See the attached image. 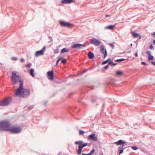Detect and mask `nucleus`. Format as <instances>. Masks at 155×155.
<instances>
[{
	"instance_id": "1",
	"label": "nucleus",
	"mask_w": 155,
	"mask_h": 155,
	"mask_svg": "<svg viewBox=\"0 0 155 155\" xmlns=\"http://www.w3.org/2000/svg\"><path fill=\"white\" fill-rule=\"evenodd\" d=\"M17 71H13L12 74V81L15 85L18 83L19 86L16 89L15 92V96L19 98H25L29 95L30 91L28 89L25 88L23 87V81L21 80V76L17 74Z\"/></svg>"
},
{
	"instance_id": "2",
	"label": "nucleus",
	"mask_w": 155,
	"mask_h": 155,
	"mask_svg": "<svg viewBox=\"0 0 155 155\" xmlns=\"http://www.w3.org/2000/svg\"><path fill=\"white\" fill-rule=\"evenodd\" d=\"M12 124L8 120H3L0 122V130L9 132Z\"/></svg>"
},
{
	"instance_id": "3",
	"label": "nucleus",
	"mask_w": 155,
	"mask_h": 155,
	"mask_svg": "<svg viewBox=\"0 0 155 155\" xmlns=\"http://www.w3.org/2000/svg\"><path fill=\"white\" fill-rule=\"evenodd\" d=\"M114 143L117 146H120L118 147L117 151L118 153L120 155L123 153L124 150L123 147L126 145L127 142L123 140L120 139Z\"/></svg>"
},
{
	"instance_id": "4",
	"label": "nucleus",
	"mask_w": 155,
	"mask_h": 155,
	"mask_svg": "<svg viewBox=\"0 0 155 155\" xmlns=\"http://www.w3.org/2000/svg\"><path fill=\"white\" fill-rule=\"evenodd\" d=\"M74 144L78 145V149L76 150V152L78 155L81 153L83 148L87 145L88 143H84L82 140H78L74 142Z\"/></svg>"
},
{
	"instance_id": "5",
	"label": "nucleus",
	"mask_w": 155,
	"mask_h": 155,
	"mask_svg": "<svg viewBox=\"0 0 155 155\" xmlns=\"http://www.w3.org/2000/svg\"><path fill=\"white\" fill-rule=\"evenodd\" d=\"M21 131L20 127L12 125L9 130V131L11 134H18L20 133Z\"/></svg>"
},
{
	"instance_id": "6",
	"label": "nucleus",
	"mask_w": 155,
	"mask_h": 155,
	"mask_svg": "<svg viewBox=\"0 0 155 155\" xmlns=\"http://www.w3.org/2000/svg\"><path fill=\"white\" fill-rule=\"evenodd\" d=\"M59 24L61 26L64 28H71L74 26V25L73 24L64 21H59Z\"/></svg>"
},
{
	"instance_id": "7",
	"label": "nucleus",
	"mask_w": 155,
	"mask_h": 155,
	"mask_svg": "<svg viewBox=\"0 0 155 155\" xmlns=\"http://www.w3.org/2000/svg\"><path fill=\"white\" fill-rule=\"evenodd\" d=\"M12 101V98L11 97H8L5 98L0 101V105L2 106H5L8 105Z\"/></svg>"
},
{
	"instance_id": "8",
	"label": "nucleus",
	"mask_w": 155,
	"mask_h": 155,
	"mask_svg": "<svg viewBox=\"0 0 155 155\" xmlns=\"http://www.w3.org/2000/svg\"><path fill=\"white\" fill-rule=\"evenodd\" d=\"M85 47L84 44L80 43H74L71 45V48L72 49H76L77 50L83 49Z\"/></svg>"
},
{
	"instance_id": "9",
	"label": "nucleus",
	"mask_w": 155,
	"mask_h": 155,
	"mask_svg": "<svg viewBox=\"0 0 155 155\" xmlns=\"http://www.w3.org/2000/svg\"><path fill=\"white\" fill-rule=\"evenodd\" d=\"M100 52L101 53L104 55V58H105L107 55V51L104 45H101L100 48Z\"/></svg>"
},
{
	"instance_id": "10",
	"label": "nucleus",
	"mask_w": 155,
	"mask_h": 155,
	"mask_svg": "<svg viewBox=\"0 0 155 155\" xmlns=\"http://www.w3.org/2000/svg\"><path fill=\"white\" fill-rule=\"evenodd\" d=\"M90 43L96 46H99L101 43V41L95 38H91L90 40Z\"/></svg>"
},
{
	"instance_id": "11",
	"label": "nucleus",
	"mask_w": 155,
	"mask_h": 155,
	"mask_svg": "<svg viewBox=\"0 0 155 155\" xmlns=\"http://www.w3.org/2000/svg\"><path fill=\"white\" fill-rule=\"evenodd\" d=\"M87 138L89 140L97 141V136L96 134L92 133L88 136Z\"/></svg>"
},
{
	"instance_id": "12",
	"label": "nucleus",
	"mask_w": 155,
	"mask_h": 155,
	"mask_svg": "<svg viewBox=\"0 0 155 155\" xmlns=\"http://www.w3.org/2000/svg\"><path fill=\"white\" fill-rule=\"evenodd\" d=\"M47 76L48 79L50 80H53L54 78V71L52 70L47 72Z\"/></svg>"
},
{
	"instance_id": "13",
	"label": "nucleus",
	"mask_w": 155,
	"mask_h": 155,
	"mask_svg": "<svg viewBox=\"0 0 155 155\" xmlns=\"http://www.w3.org/2000/svg\"><path fill=\"white\" fill-rule=\"evenodd\" d=\"M46 50V47L44 46L42 49L39 51H36L35 53V55L36 57L43 55L44 54L45 51Z\"/></svg>"
},
{
	"instance_id": "14",
	"label": "nucleus",
	"mask_w": 155,
	"mask_h": 155,
	"mask_svg": "<svg viewBox=\"0 0 155 155\" xmlns=\"http://www.w3.org/2000/svg\"><path fill=\"white\" fill-rule=\"evenodd\" d=\"M75 3V0H61V4H70L72 3Z\"/></svg>"
},
{
	"instance_id": "15",
	"label": "nucleus",
	"mask_w": 155,
	"mask_h": 155,
	"mask_svg": "<svg viewBox=\"0 0 155 155\" xmlns=\"http://www.w3.org/2000/svg\"><path fill=\"white\" fill-rule=\"evenodd\" d=\"M131 33L134 38L139 37V39H140L141 38V36L140 35L137 33L135 32L134 31H131Z\"/></svg>"
},
{
	"instance_id": "16",
	"label": "nucleus",
	"mask_w": 155,
	"mask_h": 155,
	"mask_svg": "<svg viewBox=\"0 0 155 155\" xmlns=\"http://www.w3.org/2000/svg\"><path fill=\"white\" fill-rule=\"evenodd\" d=\"M70 49L67 48H64L61 49L60 51V54H63L64 53H68L69 52Z\"/></svg>"
},
{
	"instance_id": "17",
	"label": "nucleus",
	"mask_w": 155,
	"mask_h": 155,
	"mask_svg": "<svg viewBox=\"0 0 155 155\" xmlns=\"http://www.w3.org/2000/svg\"><path fill=\"white\" fill-rule=\"evenodd\" d=\"M88 57L89 58L92 59L95 58V56L94 53L91 51H89L88 53Z\"/></svg>"
},
{
	"instance_id": "18",
	"label": "nucleus",
	"mask_w": 155,
	"mask_h": 155,
	"mask_svg": "<svg viewBox=\"0 0 155 155\" xmlns=\"http://www.w3.org/2000/svg\"><path fill=\"white\" fill-rule=\"evenodd\" d=\"M115 27V26L114 25H110L106 26L105 28V29L112 30Z\"/></svg>"
},
{
	"instance_id": "19",
	"label": "nucleus",
	"mask_w": 155,
	"mask_h": 155,
	"mask_svg": "<svg viewBox=\"0 0 155 155\" xmlns=\"http://www.w3.org/2000/svg\"><path fill=\"white\" fill-rule=\"evenodd\" d=\"M95 151V150L94 148L91 150L90 152L88 153H83L82 154V155H92L93 154L94 152Z\"/></svg>"
},
{
	"instance_id": "20",
	"label": "nucleus",
	"mask_w": 155,
	"mask_h": 155,
	"mask_svg": "<svg viewBox=\"0 0 155 155\" xmlns=\"http://www.w3.org/2000/svg\"><path fill=\"white\" fill-rule=\"evenodd\" d=\"M29 74L32 77H34L35 76V74L34 73V70L33 68H31L30 70Z\"/></svg>"
},
{
	"instance_id": "21",
	"label": "nucleus",
	"mask_w": 155,
	"mask_h": 155,
	"mask_svg": "<svg viewBox=\"0 0 155 155\" xmlns=\"http://www.w3.org/2000/svg\"><path fill=\"white\" fill-rule=\"evenodd\" d=\"M64 58V57L63 56L61 57V63L63 64H65L67 63V60L66 58Z\"/></svg>"
},
{
	"instance_id": "22",
	"label": "nucleus",
	"mask_w": 155,
	"mask_h": 155,
	"mask_svg": "<svg viewBox=\"0 0 155 155\" xmlns=\"http://www.w3.org/2000/svg\"><path fill=\"white\" fill-rule=\"evenodd\" d=\"M123 72L120 70H118L116 72V75L118 76H120L123 74Z\"/></svg>"
},
{
	"instance_id": "23",
	"label": "nucleus",
	"mask_w": 155,
	"mask_h": 155,
	"mask_svg": "<svg viewBox=\"0 0 155 155\" xmlns=\"http://www.w3.org/2000/svg\"><path fill=\"white\" fill-rule=\"evenodd\" d=\"M108 64L111 65H112V64H113V59H112L111 58H110L108 59Z\"/></svg>"
},
{
	"instance_id": "24",
	"label": "nucleus",
	"mask_w": 155,
	"mask_h": 155,
	"mask_svg": "<svg viewBox=\"0 0 155 155\" xmlns=\"http://www.w3.org/2000/svg\"><path fill=\"white\" fill-rule=\"evenodd\" d=\"M69 109L70 110H72L73 111H74V110H75V111L76 112H78V110L77 109V108L75 107H70Z\"/></svg>"
},
{
	"instance_id": "25",
	"label": "nucleus",
	"mask_w": 155,
	"mask_h": 155,
	"mask_svg": "<svg viewBox=\"0 0 155 155\" xmlns=\"http://www.w3.org/2000/svg\"><path fill=\"white\" fill-rule=\"evenodd\" d=\"M126 60V59H124V58H121L120 59H119L115 60H114V61H116V62H121L122 61H124Z\"/></svg>"
},
{
	"instance_id": "26",
	"label": "nucleus",
	"mask_w": 155,
	"mask_h": 155,
	"mask_svg": "<svg viewBox=\"0 0 155 155\" xmlns=\"http://www.w3.org/2000/svg\"><path fill=\"white\" fill-rule=\"evenodd\" d=\"M153 58H154L153 56V55H151L148 57L147 60L148 61H150V60H152L153 59Z\"/></svg>"
},
{
	"instance_id": "27",
	"label": "nucleus",
	"mask_w": 155,
	"mask_h": 155,
	"mask_svg": "<svg viewBox=\"0 0 155 155\" xmlns=\"http://www.w3.org/2000/svg\"><path fill=\"white\" fill-rule=\"evenodd\" d=\"M85 133L84 131L83 130H79V134L80 135H83Z\"/></svg>"
},
{
	"instance_id": "28",
	"label": "nucleus",
	"mask_w": 155,
	"mask_h": 155,
	"mask_svg": "<svg viewBox=\"0 0 155 155\" xmlns=\"http://www.w3.org/2000/svg\"><path fill=\"white\" fill-rule=\"evenodd\" d=\"M57 48L56 49V50L54 49V53L55 54L58 53L59 52V49H58V47H57Z\"/></svg>"
},
{
	"instance_id": "29",
	"label": "nucleus",
	"mask_w": 155,
	"mask_h": 155,
	"mask_svg": "<svg viewBox=\"0 0 155 155\" xmlns=\"http://www.w3.org/2000/svg\"><path fill=\"white\" fill-rule=\"evenodd\" d=\"M34 107V105H32L31 106H29L27 108V110L28 111L30 110H31V109H32Z\"/></svg>"
},
{
	"instance_id": "30",
	"label": "nucleus",
	"mask_w": 155,
	"mask_h": 155,
	"mask_svg": "<svg viewBox=\"0 0 155 155\" xmlns=\"http://www.w3.org/2000/svg\"><path fill=\"white\" fill-rule=\"evenodd\" d=\"M131 148L134 150H137L138 148L136 146H133L130 147Z\"/></svg>"
},
{
	"instance_id": "31",
	"label": "nucleus",
	"mask_w": 155,
	"mask_h": 155,
	"mask_svg": "<svg viewBox=\"0 0 155 155\" xmlns=\"http://www.w3.org/2000/svg\"><path fill=\"white\" fill-rule=\"evenodd\" d=\"M149 48L151 50H153L154 49V46L152 44L150 45L149 46Z\"/></svg>"
},
{
	"instance_id": "32",
	"label": "nucleus",
	"mask_w": 155,
	"mask_h": 155,
	"mask_svg": "<svg viewBox=\"0 0 155 155\" xmlns=\"http://www.w3.org/2000/svg\"><path fill=\"white\" fill-rule=\"evenodd\" d=\"M107 84L108 85H111L113 86L114 85V84L113 82H110L107 83Z\"/></svg>"
},
{
	"instance_id": "33",
	"label": "nucleus",
	"mask_w": 155,
	"mask_h": 155,
	"mask_svg": "<svg viewBox=\"0 0 155 155\" xmlns=\"http://www.w3.org/2000/svg\"><path fill=\"white\" fill-rule=\"evenodd\" d=\"M61 57H58V59L56 61V65H58V64L59 61H61Z\"/></svg>"
},
{
	"instance_id": "34",
	"label": "nucleus",
	"mask_w": 155,
	"mask_h": 155,
	"mask_svg": "<svg viewBox=\"0 0 155 155\" xmlns=\"http://www.w3.org/2000/svg\"><path fill=\"white\" fill-rule=\"evenodd\" d=\"M31 66V63H28L25 65V66L27 68H30Z\"/></svg>"
},
{
	"instance_id": "35",
	"label": "nucleus",
	"mask_w": 155,
	"mask_h": 155,
	"mask_svg": "<svg viewBox=\"0 0 155 155\" xmlns=\"http://www.w3.org/2000/svg\"><path fill=\"white\" fill-rule=\"evenodd\" d=\"M146 54L148 56V57L151 55V52L149 51H146Z\"/></svg>"
},
{
	"instance_id": "36",
	"label": "nucleus",
	"mask_w": 155,
	"mask_h": 155,
	"mask_svg": "<svg viewBox=\"0 0 155 155\" xmlns=\"http://www.w3.org/2000/svg\"><path fill=\"white\" fill-rule=\"evenodd\" d=\"M107 63H108V59L107 60H105V61H103L102 62V64L104 65V64H107Z\"/></svg>"
},
{
	"instance_id": "37",
	"label": "nucleus",
	"mask_w": 155,
	"mask_h": 155,
	"mask_svg": "<svg viewBox=\"0 0 155 155\" xmlns=\"http://www.w3.org/2000/svg\"><path fill=\"white\" fill-rule=\"evenodd\" d=\"M11 59L13 61H17L18 59V58L16 57H12Z\"/></svg>"
},
{
	"instance_id": "38",
	"label": "nucleus",
	"mask_w": 155,
	"mask_h": 155,
	"mask_svg": "<svg viewBox=\"0 0 155 155\" xmlns=\"http://www.w3.org/2000/svg\"><path fill=\"white\" fill-rule=\"evenodd\" d=\"M109 45L111 47L112 49H113L114 47V45L113 43H111L109 44Z\"/></svg>"
},
{
	"instance_id": "39",
	"label": "nucleus",
	"mask_w": 155,
	"mask_h": 155,
	"mask_svg": "<svg viewBox=\"0 0 155 155\" xmlns=\"http://www.w3.org/2000/svg\"><path fill=\"white\" fill-rule=\"evenodd\" d=\"M109 64H107V65H105L104 67V68L105 69H107L108 68H109Z\"/></svg>"
},
{
	"instance_id": "40",
	"label": "nucleus",
	"mask_w": 155,
	"mask_h": 155,
	"mask_svg": "<svg viewBox=\"0 0 155 155\" xmlns=\"http://www.w3.org/2000/svg\"><path fill=\"white\" fill-rule=\"evenodd\" d=\"M141 64L142 65H147V63L145 62H144V61L142 62H141Z\"/></svg>"
},
{
	"instance_id": "41",
	"label": "nucleus",
	"mask_w": 155,
	"mask_h": 155,
	"mask_svg": "<svg viewBox=\"0 0 155 155\" xmlns=\"http://www.w3.org/2000/svg\"><path fill=\"white\" fill-rule=\"evenodd\" d=\"M89 69H85L82 72V74H84L86 71H87Z\"/></svg>"
},
{
	"instance_id": "42",
	"label": "nucleus",
	"mask_w": 155,
	"mask_h": 155,
	"mask_svg": "<svg viewBox=\"0 0 155 155\" xmlns=\"http://www.w3.org/2000/svg\"><path fill=\"white\" fill-rule=\"evenodd\" d=\"M20 61L22 62L23 63L25 61V59L23 58H21L20 59Z\"/></svg>"
},
{
	"instance_id": "43",
	"label": "nucleus",
	"mask_w": 155,
	"mask_h": 155,
	"mask_svg": "<svg viewBox=\"0 0 155 155\" xmlns=\"http://www.w3.org/2000/svg\"><path fill=\"white\" fill-rule=\"evenodd\" d=\"M48 100L46 101H45L44 103H43V105H46L47 103L48 102Z\"/></svg>"
},
{
	"instance_id": "44",
	"label": "nucleus",
	"mask_w": 155,
	"mask_h": 155,
	"mask_svg": "<svg viewBox=\"0 0 155 155\" xmlns=\"http://www.w3.org/2000/svg\"><path fill=\"white\" fill-rule=\"evenodd\" d=\"M117 64V63H114L113 62V64H112V65H111L112 66H115Z\"/></svg>"
},
{
	"instance_id": "45",
	"label": "nucleus",
	"mask_w": 155,
	"mask_h": 155,
	"mask_svg": "<svg viewBox=\"0 0 155 155\" xmlns=\"http://www.w3.org/2000/svg\"><path fill=\"white\" fill-rule=\"evenodd\" d=\"M91 101L92 103H95L96 102V101L94 99H93L92 97L91 98Z\"/></svg>"
},
{
	"instance_id": "46",
	"label": "nucleus",
	"mask_w": 155,
	"mask_h": 155,
	"mask_svg": "<svg viewBox=\"0 0 155 155\" xmlns=\"http://www.w3.org/2000/svg\"><path fill=\"white\" fill-rule=\"evenodd\" d=\"M151 62L152 65L155 66V61H152Z\"/></svg>"
},
{
	"instance_id": "47",
	"label": "nucleus",
	"mask_w": 155,
	"mask_h": 155,
	"mask_svg": "<svg viewBox=\"0 0 155 155\" xmlns=\"http://www.w3.org/2000/svg\"><path fill=\"white\" fill-rule=\"evenodd\" d=\"M152 35L153 36V37L155 38V31L152 34Z\"/></svg>"
},
{
	"instance_id": "48",
	"label": "nucleus",
	"mask_w": 155,
	"mask_h": 155,
	"mask_svg": "<svg viewBox=\"0 0 155 155\" xmlns=\"http://www.w3.org/2000/svg\"><path fill=\"white\" fill-rule=\"evenodd\" d=\"M110 15H108V14H106V15H105V17L107 18V17H110Z\"/></svg>"
},
{
	"instance_id": "49",
	"label": "nucleus",
	"mask_w": 155,
	"mask_h": 155,
	"mask_svg": "<svg viewBox=\"0 0 155 155\" xmlns=\"http://www.w3.org/2000/svg\"><path fill=\"white\" fill-rule=\"evenodd\" d=\"M134 55H135L136 57H137V56H138V54H137V52H136V53H135V54H134Z\"/></svg>"
},
{
	"instance_id": "50",
	"label": "nucleus",
	"mask_w": 155,
	"mask_h": 155,
	"mask_svg": "<svg viewBox=\"0 0 155 155\" xmlns=\"http://www.w3.org/2000/svg\"><path fill=\"white\" fill-rule=\"evenodd\" d=\"M49 39L51 40V42H52V41H53L51 37H49Z\"/></svg>"
},
{
	"instance_id": "51",
	"label": "nucleus",
	"mask_w": 155,
	"mask_h": 155,
	"mask_svg": "<svg viewBox=\"0 0 155 155\" xmlns=\"http://www.w3.org/2000/svg\"><path fill=\"white\" fill-rule=\"evenodd\" d=\"M99 155H103V152L102 151L100 153Z\"/></svg>"
},
{
	"instance_id": "52",
	"label": "nucleus",
	"mask_w": 155,
	"mask_h": 155,
	"mask_svg": "<svg viewBox=\"0 0 155 155\" xmlns=\"http://www.w3.org/2000/svg\"><path fill=\"white\" fill-rule=\"evenodd\" d=\"M153 44L155 45V39H154L153 40Z\"/></svg>"
},
{
	"instance_id": "53",
	"label": "nucleus",
	"mask_w": 155,
	"mask_h": 155,
	"mask_svg": "<svg viewBox=\"0 0 155 155\" xmlns=\"http://www.w3.org/2000/svg\"><path fill=\"white\" fill-rule=\"evenodd\" d=\"M105 105H106L105 104V103H104L103 105V106H102L103 108L104 107V106Z\"/></svg>"
},
{
	"instance_id": "54",
	"label": "nucleus",
	"mask_w": 155,
	"mask_h": 155,
	"mask_svg": "<svg viewBox=\"0 0 155 155\" xmlns=\"http://www.w3.org/2000/svg\"><path fill=\"white\" fill-rule=\"evenodd\" d=\"M127 147H124V148H123V149H124V150H125V149H126Z\"/></svg>"
},
{
	"instance_id": "55",
	"label": "nucleus",
	"mask_w": 155,
	"mask_h": 155,
	"mask_svg": "<svg viewBox=\"0 0 155 155\" xmlns=\"http://www.w3.org/2000/svg\"><path fill=\"white\" fill-rule=\"evenodd\" d=\"M130 46L131 47H132L133 46V44H130Z\"/></svg>"
},
{
	"instance_id": "56",
	"label": "nucleus",
	"mask_w": 155,
	"mask_h": 155,
	"mask_svg": "<svg viewBox=\"0 0 155 155\" xmlns=\"http://www.w3.org/2000/svg\"><path fill=\"white\" fill-rule=\"evenodd\" d=\"M78 102H81V103H82V101H78Z\"/></svg>"
},
{
	"instance_id": "57",
	"label": "nucleus",
	"mask_w": 155,
	"mask_h": 155,
	"mask_svg": "<svg viewBox=\"0 0 155 155\" xmlns=\"http://www.w3.org/2000/svg\"><path fill=\"white\" fill-rule=\"evenodd\" d=\"M136 124H134V126H135V125H136Z\"/></svg>"
},
{
	"instance_id": "58",
	"label": "nucleus",
	"mask_w": 155,
	"mask_h": 155,
	"mask_svg": "<svg viewBox=\"0 0 155 155\" xmlns=\"http://www.w3.org/2000/svg\"><path fill=\"white\" fill-rule=\"evenodd\" d=\"M123 53H120L119 54H123Z\"/></svg>"
},
{
	"instance_id": "59",
	"label": "nucleus",
	"mask_w": 155,
	"mask_h": 155,
	"mask_svg": "<svg viewBox=\"0 0 155 155\" xmlns=\"http://www.w3.org/2000/svg\"><path fill=\"white\" fill-rule=\"evenodd\" d=\"M58 155H60V153H59L58 154Z\"/></svg>"
},
{
	"instance_id": "60",
	"label": "nucleus",
	"mask_w": 155,
	"mask_h": 155,
	"mask_svg": "<svg viewBox=\"0 0 155 155\" xmlns=\"http://www.w3.org/2000/svg\"><path fill=\"white\" fill-rule=\"evenodd\" d=\"M115 58V57H114V58H113V59H114V58Z\"/></svg>"
},
{
	"instance_id": "61",
	"label": "nucleus",
	"mask_w": 155,
	"mask_h": 155,
	"mask_svg": "<svg viewBox=\"0 0 155 155\" xmlns=\"http://www.w3.org/2000/svg\"><path fill=\"white\" fill-rule=\"evenodd\" d=\"M0 64H2L0 62Z\"/></svg>"
},
{
	"instance_id": "62",
	"label": "nucleus",
	"mask_w": 155,
	"mask_h": 155,
	"mask_svg": "<svg viewBox=\"0 0 155 155\" xmlns=\"http://www.w3.org/2000/svg\"><path fill=\"white\" fill-rule=\"evenodd\" d=\"M137 128H135V127H134V129H136Z\"/></svg>"
},
{
	"instance_id": "63",
	"label": "nucleus",
	"mask_w": 155,
	"mask_h": 155,
	"mask_svg": "<svg viewBox=\"0 0 155 155\" xmlns=\"http://www.w3.org/2000/svg\"><path fill=\"white\" fill-rule=\"evenodd\" d=\"M58 47H60V45H59V46H58Z\"/></svg>"
}]
</instances>
